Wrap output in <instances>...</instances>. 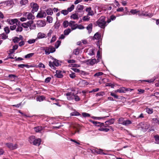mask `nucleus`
Listing matches in <instances>:
<instances>
[{
	"label": "nucleus",
	"instance_id": "0e129e2a",
	"mask_svg": "<svg viewBox=\"0 0 159 159\" xmlns=\"http://www.w3.org/2000/svg\"><path fill=\"white\" fill-rule=\"evenodd\" d=\"M152 120L154 123H157L159 124V120L157 118H154L152 119Z\"/></svg>",
	"mask_w": 159,
	"mask_h": 159
},
{
	"label": "nucleus",
	"instance_id": "ddd939ff",
	"mask_svg": "<svg viewBox=\"0 0 159 159\" xmlns=\"http://www.w3.org/2000/svg\"><path fill=\"white\" fill-rule=\"evenodd\" d=\"M86 12H88V16H93L94 15L93 11L92 10L91 7H87L85 9Z\"/></svg>",
	"mask_w": 159,
	"mask_h": 159
},
{
	"label": "nucleus",
	"instance_id": "603ef678",
	"mask_svg": "<svg viewBox=\"0 0 159 159\" xmlns=\"http://www.w3.org/2000/svg\"><path fill=\"white\" fill-rule=\"evenodd\" d=\"M84 8V6L83 5L79 4L77 7V9L78 10H83Z\"/></svg>",
	"mask_w": 159,
	"mask_h": 159
},
{
	"label": "nucleus",
	"instance_id": "e2e57ef3",
	"mask_svg": "<svg viewBox=\"0 0 159 159\" xmlns=\"http://www.w3.org/2000/svg\"><path fill=\"white\" fill-rule=\"evenodd\" d=\"M4 31L7 34H8L10 32L9 28L8 27H6L4 28Z\"/></svg>",
	"mask_w": 159,
	"mask_h": 159
},
{
	"label": "nucleus",
	"instance_id": "a878e982",
	"mask_svg": "<svg viewBox=\"0 0 159 159\" xmlns=\"http://www.w3.org/2000/svg\"><path fill=\"white\" fill-rule=\"evenodd\" d=\"M71 30L69 28L65 30L64 31V35H68L71 32Z\"/></svg>",
	"mask_w": 159,
	"mask_h": 159
},
{
	"label": "nucleus",
	"instance_id": "9b49d317",
	"mask_svg": "<svg viewBox=\"0 0 159 159\" xmlns=\"http://www.w3.org/2000/svg\"><path fill=\"white\" fill-rule=\"evenodd\" d=\"M67 99L69 100H71L74 99V97L75 94L73 93L69 92L66 94Z\"/></svg>",
	"mask_w": 159,
	"mask_h": 159
},
{
	"label": "nucleus",
	"instance_id": "4be33fe9",
	"mask_svg": "<svg viewBox=\"0 0 159 159\" xmlns=\"http://www.w3.org/2000/svg\"><path fill=\"white\" fill-rule=\"evenodd\" d=\"M126 91V89L125 88H122L119 89H118L116 90L115 92H118L119 93H125Z\"/></svg>",
	"mask_w": 159,
	"mask_h": 159
},
{
	"label": "nucleus",
	"instance_id": "5701e85b",
	"mask_svg": "<svg viewBox=\"0 0 159 159\" xmlns=\"http://www.w3.org/2000/svg\"><path fill=\"white\" fill-rule=\"evenodd\" d=\"M43 128L42 126H38L34 128V130L36 132H39L41 131Z\"/></svg>",
	"mask_w": 159,
	"mask_h": 159
},
{
	"label": "nucleus",
	"instance_id": "f704fd0d",
	"mask_svg": "<svg viewBox=\"0 0 159 159\" xmlns=\"http://www.w3.org/2000/svg\"><path fill=\"white\" fill-rule=\"evenodd\" d=\"M132 123L129 120H126V121H124L123 125H127L129 124H131Z\"/></svg>",
	"mask_w": 159,
	"mask_h": 159
},
{
	"label": "nucleus",
	"instance_id": "4468645a",
	"mask_svg": "<svg viewBox=\"0 0 159 159\" xmlns=\"http://www.w3.org/2000/svg\"><path fill=\"white\" fill-rule=\"evenodd\" d=\"M46 37V34L45 33L41 32H39L37 35V37L36 38L37 40L39 39H42Z\"/></svg>",
	"mask_w": 159,
	"mask_h": 159
},
{
	"label": "nucleus",
	"instance_id": "7ed1b4c3",
	"mask_svg": "<svg viewBox=\"0 0 159 159\" xmlns=\"http://www.w3.org/2000/svg\"><path fill=\"white\" fill-rule=\"evenodd\" d=\"M60 65L58 61L56 59L54 60L52 62L51 61L49 62V65L52 69H55L56 68L55 66H58Z\"/></svg>",
	"mask_w": 159,
	"mask_h": 159
},
{
	"label": "nucleus",
	"instance_id": "37998d69",
	"mask_svg": "<svg viewBox=\"0 0 159 159\" xmlns=\"http://www.w3.org/2000/svg\"><path fill=\"white\" fill-rule=\"evenodd\" d=\"M146 111L148 114H151L153 112L152 109L147 108L146 109Z\"/></svg>",
	"mask_w": 159,
	"mask_h": 159
},
{
	"label": "nucleus",
	"instance_id": "f8f14e48",
	"mask_svg": "<svg viewBox=\"0 0 159 159\" xmlns=\"http://www.w3.org/2000/svg\"><path fill=\"white\" fill-rule=\"evenodd\" d=\"M75 23V21L71 20L70 21L69 26L71 27L72 30H75L77 28V24Z\"/></svg>",
	"mask_w": 159,
	"mask_h": 159
},
{
	"label": "nucleus",
	"instance_id": "4c0bfd02",
	"mask_svg": "<svg viewBox=\"0 0 159 159\" xmlns=\"http://www.w3.org/2000/svg\"><path fill=\"white\" fill-rule=\"evenodd\" d=\"M37 40L36 38V39H30L28 41V43L29 44L33 43L35 42Z\"/></svg>",
	"mask_w": 159,
	"mask_h": 159
},
{
	"label": "nucleus",
	"instance_id": "39448f33",
	"mask_svg": "<svg viewBox=\"0 0 159 159\" xmlns=\"http://www.w3.org/2000/svg\"><path fill=\"white\" fill-rule=\"evenodd\" d=\"M30 5L31 7L32 8L31 12L32 13H34L35 12L38 11L39 6L37 4L34 2H32L31 3Z\"/></svg>",
	"mask_w": 159,
	"mask_h": 159
},
{
	"label": "nucleus",
	"instance_id": "bf43d9fd",
	"mask_svg": "<svg viewBox=\"0 0 159 159\" xmlns=\"http://www.w3.org/2000/svg\"><path fill=\"white\" fill-rule=\"evenodd\" d=\"M108 117V116H105L104 117H102L93 116L92 117V118L94 119L99 120V119H102L104 118L107 117Z\"/></svg>",
	"mask_w": 159,
	"mask_h": 159
},
{
	"label": "nucleus",
	"instance_id": "8fccbe9b",
	"mask_svg": "<svg viewBox=\"0 0 159 159\" xmlns=\"http://www.w3.org/2000/svg\"><path fill=\"white\" fill-rule=\"evenodd\" d=\"M30 24L28 22L27 23H23L22 24V26L25 28H27L29 26V25Z\"/></svg>",
	"mask_w": 159,
	"mask_h": 159
},
{
	"label": "nucleus",
	"instance_id": "338daca9",
	"mask_svg": "<svg viewBox=\"0 0 159 159\" xmlns=\"http://www.w3.org/2000/svg\"><path fill=\"white\" fill-rule=\"evenodd\" d=\"M38 66L39 68L42 67V68H45V66L42 63H41V62L39 63Z\"/></svg>",
	"mask_w": 159,
	"mask_h": 159
},
{
	"label": "nucleus",
	"instance_id": "09e8293b",
	"mask_svg": "<svg viewBox=\"0 0 159 159\" xmlns=\"http://www.w3.org/2000/svg\"><path fill=\"white\" fill-rule=\"evenodd\" d=\"M89 16H85L83 17V20L84 21H88L89 20L90 17Z\"/></svg>",
	"mask_w": 159,
	"mask_h": 159
},
{
	"label": "nucleus",
	"instance_id": "1a4fd4ad",
	"mask_svg": "<svg viewBox=\"0 0 159 159\" xmlns=\"http://www.w3.org/2000/svg\"><path fill=\"white\" fill-rule=\"evenodd\" d=\"M7 22H8L10 24L12 25L15 23L16 24V25H17V23H19L20 21H19L17 19H9L7 20Z\"/></svg>",
	"mask_w": 159,
	"mask_h": 159
},
{
	"label": "nucleus",
	"instance_id": "13d9d810",
	"mask_svg": "<svg viewBox=\"0 0 159 159\" xmlns=\"http://www.w3.org/2000/svg\"><path fill=\"white\" fill-rule=\"evenodd\" d=\"M57 39L56 36L55 35H53L52 36V38L50 41V43H52L54 42Z\"/></svg>",
	"mask_w": 159,
	"mask_h": 159
},
{
	"label": "nucleus",
	"instance_id": "69168bd1",
	"mask_svg": "<svg viewBox=\"0 0 159 159\" xmlns=\"http://www.w3.org/2000/svg\"><path fill=\"white\" fill-rule=\"evenodd\" d=\"M88 54L89 55H93L94 54L93 50V49H90L89 51Z\"/></svg>",
	"mask_w": 159,
	"mask_h": 159
},
{
	"label": "nucleus",
	"instance_id": "4d7b16f0",
	"mask_svg": "<svg viewBox=\"0 0 159 159\" xmlns=\"http://www.w3.org/2000/svg\"><path fill=\"white\" fill-rule=\"evenodd\" d=\"M82 115L83 116V117H89L90 116V114L88 113H86V112H83L82 113Z\"/></svg>",
	"mask_w": 159,
	"mask_h": 159
},
{
	"label": "nucleus",
	"instance_id": "473e14b6",
	"mask_svg": "<svg viewBox=\"0 0 159 159\" xmlns=\"http://www.w3.org/2000/svg\"><path fill=\"white\" fill-rule=\"evenodd\" d=\"M46 12L48 15H51L52 14L53 12L51 8H49L46 11Z\"/></svg>",
	"mask_w": 159,
	"mask_h": 159
},
{
	"label": "nucleus",
	"instance_id": "79ce46f5",
	"mask_svg": "<svg viewBox=\"0 0 159 159\" xmlns=\"http://www.w3.org/2000/svg\"><path fill=\"white\" fill-rule=\"evenodd\" d=\"M155 139V142L156 143L159 144V136L156 135L154 136Z\"/></svg>",
	"mask_w": 159,
	"mask_h": 159
},
{
	"label": "nucleus",
	"instance_id": "f3484780",
	"mask_svg": "<svg viewBox=\"0 0 159 159\" xmlns=\"http://www.w3.org/2000/svg\"><path fill=\"white\" fill-rule=\"evenodd\" d=\"M46 16V14L45 12L40 11L38 13L36 17L37 18H42L45 17Z\"/></svg>",
	"mask_w": 159,
	"mask_h": 159
},
{
	"label": "nucleus",
	"instance_id": "20e7f679",
	"mask_svg": "<svg viewBox=\"0 0 159 159\" xmlns=\"http://www.w3.org/2000/svg\"><path fill=\"white\" fill-rule=\"evenodd\" d=\"M139 125L141 126L142 131L146 132L150 127V125L148 123H145L143 122L140 123Z\"/></svg>",
	"mask_w": 159,
	"mask_h": 159
},
{
	"label": "nucleus",
	"instance_id": "c756f323",
	"mask_svg": "<svg viewBox=\"0 0 159 159\" xmlns=\"http://www.w3.org/2000/svg\"><path fill=\"white\" fill-rule=\"evenodd\" d=\"M7 37V36L4 33L0 34V39H6Z\"/></svg>",
	"mask_w": 159,
	"mask_h": 159
},
{
	"label": "nucleus",
	"instance_id": "c85d7f7f",
	"mask_svg": "<svg viewBox=\"0 0 159 159\" xmlns=\"http://www.w3.org/2000/svg\"><path fill=\"white\" fill-rule=\"evenodd\" d=\"M70 22H68L67 20H65L64 21L63 23V25L64 28H66L69 26Z\"/></svg>",
	"mask_w": 159,
	"mask_h": 159
},
{
	"label": "nucleus",
	"instance_id": "6ab92c4d",
	"mask_svg": "<svg viewBox=\"0 0 159 159\" xmlns=\"http://www.w3.org/2000/svg\"><path fill=\"white\" fill-rule=\"evenodd\" d=\"M61 71L60 70H57L56 74L55 76L58 78H62L63 77V75L61 73Z\"/></svg>",
	"mask_w": 159,
	"mask_h": 159
},
{
	"label": "nucleus",
	"instance_id": "e433bc0d",
	"mask_svg": "<svg viewBox=\"0 0 159 159\" xmlns=\"http://www.w3.org/2000/svg\"><path fill=\"white\" fill-rule=\"evenodd\" d=\"M47 21L49 23H51L52 22L53 18L51 16H48L47 17Z\"/></svg>",
	"mask_w": 159,
	"mask_h": 159
},
{
	"label": "nucleus",
	"instance_id": "3c124183",
	"mask_svg": "<svg viewBox=\"0 0 159 159\" xmlns=\"http://www.w3.org/2000/svg\"><path fill=\"white\" fill-rule=\"evenodd\" d=\"M68 11L67 10H64L61 11V13L64 15H66L68 13Z\"/></svg>",
	"mask_w": 159,
	"mask_h": 159
},
{
	"label": "nucleus",
	"instance_id": "9d476101",
	"mask_svg": "<svg viewBox=\"0 0 159 159\" xmlns=\"http://www.w3.org/2000/svg\"><path fill=\"white\" fill-rule=\"evenodd\" d=\"M88 84L89 83L86 80H81L78 84L81 87H84Z\"/></svg>",
	"mask_w": 159,
	"mask_h": 159
},
{
	"label": "nucleus",
	"instance_id": "72a5a7b5",
	"mask_svg": "<svg viewBox=\"0 0 159 159\" xmlns=\"http://www.w3.org/2000/svg\"><path fill=\"white\" fill-rule=\"evenodd\" d=\"M28 2V0H21L20 2V3L22 5H25Z\"/></svg>",
	"mask_w": 159,
	"mask_h": 159
},
{
	"label": "nucleus",
	"instance_id": "5fc2aeb1",
	"mask_svg": "<svg viewBox=\"0 0 159 159\" xmlns=\"http://www.w3.org/2000/svg\"><path fill=\"white\" fill-rule=\"evenodd\" d=\"M23 30V28L21 26H18L17 28L16 29V31L17 32H21Z\"/></svg>",
	"mask_w": 159,
	"mask_h": 159
},
{
	"label": "nucleus",
	"instance_id": "f257e3e1",
	"mask_svg": "<svg viewBox=\"0 0 159 159\" xmlns=\"http://www.w3.org/2000/svg\"><path fill=\"white\" fill-rule=\"evenodd\" d=\"M29 141L31 143L33 144L39 146L41 143V140L40 139H35V137L34 135H32L29 138Z\"/></svg>",
	"mask_w": 159,
	"mask_h": 159
},
{
	"label": "nucleus",
	"instance_id": "ea45409f",
	"mask_svg": "<svg viewBox=\"0 0 159 159\" xmlns=\"http://www.w3.org/2000/svg\"><path fill=\"white\" fill-rule=\"evenodd\" d=\"M103 73L102 72H99L95 73L94 75V77H99L100 76H101L103 75Z\"/></svg>",
	"mask_w": 159,
	"mask_h": 159
},
{
	"label": "nucleus",
	"instance_id": "2eb2a0df",
	"mask_svg": "<svg viewBox=\"0 0 159 159\" xmlns=\"http://www.w3.org/2000/svg\"><path fill=\"white\" fill-rule=\"evenodd\" d=\"M37 26L39 27H43L46 25V23L45 21L43 20H39L37 23Z\"/></svg>",
	"mask_w": 159,
	"mask_h": 159
},
{
	"label": "nucleus",
	"instance_id": "cd10ccee",
	"mask_svg": "<svg viewBox=\"0 0 159 159\" xmlns=\"http://www.w3.org/2000/svg\"><path fill=\"white\" fill-rule=\"evenodd\" d=\"M138 15L139 16H148L150 17H151L152 16V15L147 14L146 12H142L141 13H139Z\"/></svg>",
	"mask_w": 159,
	"mask_h": 159
},
{
	"label": "nucleus",
	"instance_id": "aec40b11",
	"mask_svg": "<svg viewBox=\"0 0 159 159\" xmlns=\"http://www.w3.org/2000/svg\"><path fill=\"white\" fill-rule=\"evenodd\" d=\"M45 98L43 96H39L36 98V100L37 101L41 102L44 100Z\"/></svg>",
	"mask_w": 159,
	"mask_h": 159
},
{
	"label": "nucleus",
	"instance_id": "0eeeda50",
	"mask_svg": "<svg viewBox=\"0 0 159 159\" xmlns=\"http://www.w3.org/2000/svg\"><path fill=\"white\" fill-rule=\"evenodd\" d=\"M23 16L27 17V18L28 20H33L34 19V16L32 15V14L29 12H25L23 14Z\"/></svg>",
	"mask_w": 159,
	"mask_h": 159
},
{
	"label": "nucleus",
	"instance_id": "864d4df0",
	"mask_svg": "<svg viewBox=\"0 0 159 159\" xmlns=\"http://www.w3.org/2000/svg\"><path fill=\"white\" fill-rule=\"evenodd\" d=\"M124 122V118H120L118 120V123L119 124H123Z\"/></svg>",
	"mask_w": 159,
	"mask_h": 159
},
{
	"label": "nucleus",
	"instance_id": "dca6fc26",
	"mask_svg": "<svg viewBox=\"0 0 159 159\" xmlns=\"http://www.w3.org/2000/svg\"><path fill=\"white\" fill-rule=\"evenodd\" d=\"M114 122V120L113 119H111L108 121H107L105 122V124H104L105 127H107L109 125L111 124H113Z\"/></svg>",
	"mask_w": 159,
	"mask_h": 159
},
{
	"label": "nucleus",
	"instance_id": "a211bd4d",
	"mask_svg": "<svg viewBox=\"0 0 159 159\" xmlns=\"http://www.w3.org/2000/svg\"><path fill=\"white\" fill-rule=\"evenodd\" d=\"M90 121L94 125L97 126H104V123H101L99 122L93 121L92 120H90Z\"/></svg>",
	"mask_w": 159,
	"mask_h": 159
},
{
	"label": "nucleus",
	"instance_id": "7c9ffc66",
	"mask_svg": "<svg viewBox=\"0 0 159 159\" xmlns=\"http://www.w3.org/2000/svg\"><path fill=\"white\" fill-rule=\"evenodd\" d=\"M96 59H93L91 60H90L89 62V64L91 65H93L96 63Z\"/></svg>",
	"mask_w": 159,
	"mask_h": 159
},
{
	"label": "nucleus",
	"instance_id": "052dcab7",
	"mask_svg": "<svg viewBox=\"0 0 159 159\" xmlns=\"http://www.w3.org/2000/svg\"><path fill=\"white\" fill-rule=\"evenodd\" d=\"M49 48L50 49V52H51V53L53 52L56 51L55 48L52 47V46H50L49 47Z\"/></svg>",
	"mask_w": 159,
	"mask_h": 159
},
{
	"label": "nucleus",
	"instance_id": "c03bdc74",
	"mask_svg": "<svg viewBox=\"0 0 159 159\" xmlns=\"http://www.w3.org/2000/svg\"><path fill=\"white\" fill-rule=\"evenodd\" d=\"M74 99L76 102H78L80 100V98L78 95L75 94L74 97Z\"/></svg>",
	"mask_w": 159,
	"mask_h": 159
},
{
	"label": "nucleus",
	"instance_id": "bb28decb",
	"mask_svg": "<svg viewBox=\"0 0 159 159\" xmlns=\"http://www.w3.org/2000/svg\"><path fill=\"white\" fill-rule=\"evenodd\" d=\"M70 18L74 20H77L79 19L78 15L76 13L70 16Z\"/></svg>",
	"mask_w": 159,
	"mask_h": 159
},
{
	"label": "nucleus",
	"instance_id": "49530a36",
	"mask_svg": "<svg viewBox=\"0 0 159 159\" xmlns=\"http://www.w3.org/2000/svg\"><path fill=\"white\" fill-rule=\"evenodd\" d=\"M13 42L15 43H18L20 41V40L18 37H15L13 39Z\"/></svg>",
	"mask_w": 159,
	"mask_h": 159
},
{
	"label": "nucleus",
	"instance_id": "f03ea898",
	"mask_svg": "<svg viewBox=\"0 0 159 159\" xmlns=\"http://www.w3.org/2000/svg\"><path fill=\"white\" fill-rule=\"evenodd\" d=\"M105 21V17L103 16H101L97 21L98 25L102 28H104L107 25Z\"/></svg>",
	"mask_w": 159,
	"mask_h": 159
},
{
	"label": "nucleus",
	"instance_id": "423d86ee",
	"mask_svg": "<svg viewBox=\"0 0 159 159\" xmlns=\"http://www.w3.org/2000/svg\"><path fill=\"white\" fill-rule=\"evenodd\" d=\"M3 6L6 5L7 6L12 8L14 5L15 4L12 0H10L8 1L3 2Z\"/></svg>",
	"mask_w": 159,
	"mask_h": 159
},
{
	"label": "nucleus",
	"instance_id": "a18cd8bd",
	"mask_svg": "<svg viewBox=\"0 0 159 159\" xmlns=\"http://www.w3.org/2000/svg\"><path fill=\"white\" fill-rule=\"evenodd\" d=\"M139 12V11L136 9H132L130 11V12L133 14H135Z\"/></svg>",
	"mask_w": 159,
	"mask_h": 159
},
{
	"label": "nucleus",
	"instance_id": "6e6552de",
	"mask_svg": "<svg viewBox=\"0 0 159 159\" xmlns=\"http://www.w3.org/2000/svg\"><path fill=\"white\" fill-rule=\"evenodd\" d=\"M6 145L8 148L11 150H14L17 148V145L16 144H13L11 143H6Z\"/></svg>",
	"mask_w": 159,
	"mask_h": 159
},
{
	"label": "nucleus",
	"instance_id": "412c9836",
	"mask_svg": "<svg viewBox=\"0 0 159 159\" xmlns=\"http://www.w3.org/2000/svg\"><path fill=\"white\" fill-rule=\"evenodd\" d=\"M43 50L45 51V52L46 54L48 55L50 53H51V52H50V49L49 48V47H46L45 48H44V49Z\"/></svg>",
	"mask_w": 159,
	"mask_h": 159
},
{
	"label": "nucleus",
	"instance_id": "393cba45",
	"mask_svg": "<svg viewBox=\"0 0 159 159\" xmlns=\"http://www.w3.org/2000/svg\"><path fill=\"white\" fill-rule=\"evenodd\" d=\"M80 49L79 48H77L75 49L73 51V52L75 55H78L79 54Z\"/></svg>",
	"mask_w": 159,
	"mask_h": 159
},
{
	"label": "nucleus",
	"instance_id": "58836bf2",
	"mask_svg": "<svg viewBox=\"0 0 159 159\" xmlns=\"http://www.w3.org/2000/svg\"><path fill=\"white\" fill-rule=\"evenodd\" d=\"M74 5L72 4L70 7H68L67 9V10L68 11V12L71 11L74 9Z\"/></svg>",
	"mask_w": 159,
	"mask_h": 159
},
{
	"label": "nucleus",
	"instance_id": "a19ab883",
	"mask_svg": "<svg viewBox=\"0 0 159 159\" xmlns=\"http://www.w3.org/2000/svg\"><path fill=\"white\" fill-rule=\"evenodd\" d=\"M61 42L60 41L58 40L56 43L55 45V48H58L61 44Z\"/></svg>",
	"mask_w": 159,
	"mask_h": 159
},
{
	"label": "nucleus",
	"instance_id": "680f3d73",
	"mask_svg": "<svg viewBox=\"0 0 159 159\" xmlns=\"http://www.w3.org/2000/svg\"><path fill=\"white\" fill-rule=\"evenodd\" d=\"M156 79V78L155 77H154L150 80H145V81L148 82L149 83H152Z\"/></svg>",
	"mask_w": 159,
	"mask_h": 159
},
{
	"label": "nucleus",
	"instance_id": "6e6d98bb",
	"mask_svg": "<svg viewBox=\"0 0 159 159\" xmlns=\"http://www.w3.org/2000/svg\"><path fill=\"white\" fill-rule=\"evenodd\" d=\"M99 130L100 131H104L107 132L109 130V129L108 128H101L99 129Z\"/></svg>",
	"mask_w": 159,
	"mask_h": 159
},
{
	"label": "nucleus",
	"instance_id": "b1692460",
	"mask_svg": "<svg viewBox=\"0 0 159 159\" xmlns=\"http://www.w3.org/2000/svg\"><path fill=\"white\" fill-rule=\"evenodd\" d=\"M93 25L92 24L90 23L86 27L87 29L88 30L89 33H90L92 30Z\"/></svg>",
	"mask_w": 159,
	"mask_h": 159
},
{
	"label": "nucleus",
	"instance_id": "c9c22d12",
	"mask_svg": "<svg viewBox=\"0 0 159 159\" xmlns=\"http://www.w3.org/2000/svg\"><path fill=\"white\" fill-rule=\"evenodd\" d=\"M53 33V31L52 30H50L48 33L47 34V37H48V39L51 37L52 34Z\"/></svg>",
	"mask_w": 159,
	"mask_h": 159
},
{
	"label": "nucleus",
	"instance_id": "de8ad7c7",
	"mask_svg": "<svg viewBox=\"0 0 159 159\" xmlns=\"http://www.w3.org/2000/svg\"><path fill=\"white\" fill-rule=\"evenodd\" d=\"M34 54V53H30L25 56V57L26 58H30L32 57Z\"/></svg>",
	"mask_w": 159,
	"mask_h": 159
},
{
	"label": "nucleus",
	"instance_id": "2f4dec72",
	"mask_svg": "<svg viewBox=\"0 0 159 159\" xmlns=\"http://www.w3.org/2000/svg\"><path fill=\"white\" fill-rule=\"evenodd\" d=\"M101 35L98 33H96L93 36V38L96 39H98L100 38Z\"/></svg>",
	"mask_w": 159,
	"mask_h": 159
},
{
	"label": "nucleus",
	"instance_id": "774afa93",
	"mask_svg": "<svg viewBox=\"0 0 159 159\" xmlns=\"http://www.w3.org/2000/svg\"><path fill=\"white\" fill-rule=\"evenodd\" d=\"M16 25H13L10 26V29L11 30H14L16 29Z\"/></svg>",
	"mask_w": 159,
	"mask_h": 159
}]
</instances>
